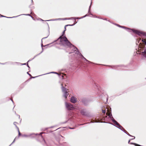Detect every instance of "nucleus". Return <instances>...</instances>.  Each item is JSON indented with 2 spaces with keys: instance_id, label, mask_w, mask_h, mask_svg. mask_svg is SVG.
<instances>
[{
  "instance_id": "obj_21",
  "label": "nucleus",
  "mask_w": 146,
  "mask_h": 146,
  "mask_svg": "<svg viewBox=\"0 0 146 146\" xmlns=\"http://www.w3.org/2000/svg\"><path fill=\"white\" fill-rule=\"evenodd\" d=\"M16 139V137L14 139V140L12 142V143L10 145V146L12 144H13V143H14L15 141V139Z\"/></svg>"
},
{
  "instance_id": "obj_19",
  "label": "nucleus",
  "mask_w": 146,
  "mask_h": 146,
  "mask_svg": "<svg viewBox=\"0 0 146 146\" xmlns=\"http://www.w3.org/2000/svg\"><path fill=\"white\" fill-rule=\"evenodd\" d=\"M142 40L143 42H144L145 43V44H146V39H142Z\"/></svg>"
},
{
  "instance_id": "obj_39",
  "label": "nucleus",
  "mask_w": 146,
  "mask_h": 146,
  "mask_svg": "<svg viewBox=\"0 0 146 146\" xmlns=\"http://www.w3.org/2000/svg\"><path fill=\"white\" fill-rule=\"evenodd\" d=\"M26 63H24V64H22L21 65H26Z\"/></svg>"
},
{
  "instance_id": "obj_18",
  "label": "nucleus",
  "mask_w": 146,
  "mask_h": 146,
  "mask_svg": "<svg viewBox=\"0 0 146 146\" xmlns=\"http://www.w3.org/2000/svg\"><path fill=\"white\" fill-rule=\"evenodd\" d=\"M106 114L107 115L108 114V115L109 116V117L110 118H111V116H112V115L111 114H110V113L108 114V113H107Z\"/></svg>"
},
{
  "instance_id": "obj_30",
  "label": "nucleus",
  "mask_w": 146,
  "mask_h": 146,
  "mask_svg": "<svg viewBox=\"0 0 146 146\" xmlns=\"http://www.w3.org/2000/svg\"><path fill=\"white\" fill-rule=\"evenodd\" d=\"M48 36H46V37H44V38H42V40H41V41H42V39H44V38H47L48 37Z\"/></svg>"
},
{
  "instance_id": "obj_28",
  "label": "nucleus",
  "mask_w": 146,
  "mask_h": 146,
  "mask_svg": "<svg viewBox=\"0 0 146 146\" xmlns=\"http://www.w3.org/2000/svg\"><path fill=\"white\" fill-rule=\"evenodd\" d=\"M1 17H7V18H12L11 17H5V16H3V15H1Z\"/></svg>"
},
{
  "instance_id": "obj_45",
  "label": "nucleus",
  "mask_w": 146,
  "mask_h": 146,
  "mask_svg": "<svg viewBox=\"0 0 146 146\" xmlns=\"http://www.w3.org/2000/svg\"><path fill=\"white\" fill-rule=\"evenodd\" d=\"M17 115L19 116V118H20V115Z\"/></svg>"
},
{
  "instance_id": "obj_49",
  "label": "nucleus",
  "mask_w": 146,
  "mask_h": 146,
  "mask_svg": "<svg viewBox=\"0 0 146 146\" xmlns=\"http://www.w3.org/2000/svg\"><path fill=\"white\" fill-rule=\"evenodd\" d=\"M49 73H47L46 74H49Z\"/></svg>"
},
{
  "instance_id": "obj_51",
  "label": "nucleus",
  "mask_w": 146,
  "mask_h": 146,
  "mask_svg": "<svg viewBox=\"0 0 146 146\" xmlns=\"http://www.w3.org/2000/svg\"><path fill=\"white\" fill-rule=\"evenodd\" d=\"M71 53V52H69V54H70V53Z\"/></svg>"
},
{
  "instance_id": "obj_17",
  "label": "nucleus",
  "mask_w": 146,
  "mask_h": 146,
  "mask_svg": "<svg viewBox=\"0 0 146 146\" xmlns=\"http://www.w3.org/2000/svg\"><path fill=\"white\" fill-rule=\"evenodd\" d=\"M83 58L86 61L88 62L89 63H93L88 61L84 57H83Z\"/></svg>"
},
{
  "instance_id": "obj_4",
  "label": "nucleus",
  "mask_w": 146,
  "mask_h": 146,
  "mask_svg": "<svg viewBox=\"0 0 146 146\" xmlns=\"http://www.w3.org/2000/svg\"><path fill=\"white\" fill-rule=\"evenodd\" d=\"M61 85L62 91L63 93V96L65 99H66L69 94L67 92L68 90L64 87L62 84H61Z\"/></svg>"
},
{
  "instance_id": "obj_27",
  "label": "nucleus",
  "mask_w": 146,
  "mask_h": 146,
  "mask_svg": "<svg viewBox=\"0 0 146 146\" xmlns=\"http://www.w3.org/2000/svg\"><path fill=\"white\" fill-rule=\"evenodd\" d=\"M129 136H131V137H132V136L131 135H130L129 133H127V132L126 133Z\"/></svg>"
},
{
  "instance_id": "obj_9",
  "label": "nucleus",
  "mask_w": 146,
  "mask_h": 146,
  "mask_svg": "<svg viewBox=\"0 0 146 146\" xmlns=\"http://www.w3.org/2000/svg\"><path fill=\"white\" fill-rule=\"evenodd\" d=\"M35 135L34 134H30L29 135H22L23 137H31V135Z\"/></svg>"
},
{
  "instance_id": "obj_44",
  "label": "nucleus",
  "mask_w": 146,
  "mask_h": 146,
  "mask_svg": "<svg viewBox=\"0 0 146 146\" xmlns=\"http://www.w3.org/2000/svg\"><path fill=\"white\" fill-rule=\"evenodd\" d=\"M27 64V67H28L29 68V66L28 65V64Z\"/></svg>"
},
{
  "instance_id": "obj_55",
  "label": "nucleus",
  "mask_w": 146,
  "mask_h": 146,
  "mask_svg": "<svg viewBox=\"0 0 146 146\" xmlns=\"http://www.w3.org/2000/svg\"><path fill=\"white\" fill-rule=\"evenodd\" d=\"M91 14V15H92V14Z\"/></svg>"
},
{
  "instance_id": "obj_41",
  "label": "nucleus",
  "mask_w": 146,
  "mask_h": 146,
  "mask_svg": "<svg viewBox=\"0 0 146 146\" xmlns=\"http://www.w3.org/2000/svg\"><path fill=\"white\" fill-rule=\"evenodd\" d=\"M39 20L42 21H43V20H42V19H40Z\"/></svg>"
},
{
  "instance_id": "obj_25",
  "label": "nucleus",
  "mask_w": 146,
  "mask_h": 146,
  "mask_svg": "<svg viewBox=\"0 0 146 146\" xmlns=\"http://www.w3.org/2000/svg\"><path fill=\"white\" fill-rule=\"evenodd\" d=\"M44 133H40V134L39 135L42 138V136L41 135V134Z\"/></svg>"
},
{
  "instance_id": "obj_12",
  "label": "nucleus",
  "mask_w": 146,
  "mask_h": 146,
  "mask_svg": "<svg viewBox=\"0 0 146 146\" xmlns=\"http://www.w3.org/2000/svg\"><path fill=\"white\" fill-rule=\"evenodd\" d=\"M87 16V15H85L84 16H83V17H80V18H79V17H75V20L76 19H81L83 18L86 17Z\"/></svg>"
},
{
  "instance_id": "obj_1",
  "label": "nucleus",
  "mask_w": 146,
  "mask_h": 146,
  "mask_svg": "<svg viewBox=\"0 0 146 146\" xmlns=\"http://www.w3.org/2000/svg\"><path fill=\"white\" fill-rule=\"evenodd\" d=\"M65 30L62 32V35L60 36L58 39V40H60V45L63 46H69L72 45V44L68 40L66 36H63V35L65 33Z\"/></svg>"
},
{
  "instance_id": "obj_47",
  "label": "nucleus",
  "mask_w": 146,
  "mask_h": 146,
  "mask_svg": "<svg viewBox=\"0 0 146 146\" xmlns=\"http://www.w3.org/2000/svg\"><path fill=\"white\" fill-rule=\"evenodd\" d=\"M43 141H44V142H45V141L44 140V139H43Z\"/></svg>"
},
{
  "instance_id": "obj_15",
  "label": "nucleus",
  "mask_w": 146,
  "mask_h": 146,
  "mask_svg": "<svg viewBox=\"0 0 146 146\" xmlns=\"http://www.w3.org/2000/svg\"><path fill=\"white\" fill-rule=\"evenodd\" d=\"M143 53L144 56L146 58V49H145L144 51L143 52Z\"/></svg>"
},
{
  "instance_id": "obj_32",
  "label": "nucleus",
  "mask_w": 146,
  "mask_h": 146,
  "mask_svg": "<svg viewBox=\"0 0 146 146\" xmlns=\"http://www.w3.org/2000/svg\"><path fill=\"white\" fill-rule=\"evenodd\" d=\"M132 137H133V138H132V139H131H131H135V137H134V136H132Z\"/></svg>"
},
{
  "instance_id": "obj_16",
  "label": "nucleus",
  "mask_w": 146,
  "mask_h": 146,
  "mask_svg": "<svg viewBox=\"0 0 146 146\" xmlns=\"http://www.w3.org/2000/svg\"><path fill=\"white\" fill-rule=\"evenodd\" d=\"M68 20H72V19H74V22L76 21H75V17H71V18H68Z\"/></svg>"
},
{
  "instance_id": "obj_35",
  "label": "nucleus",
  "mask_w": 146,
  "mask_h": 146,
  "mask_svg": "<svg viewBox=\"0 0 146 146\" xmlns=\"http://www.w3.org/2000/svg\"><path fill=\"white\" fill-rule=\"evenodd\" d=\"M49 45V44H47V45H45L44 46H48Z\"/></svg>"
},
{
  "instance_id": "obj_14",
  "label": "nucleus",
  "mask_w": 146,
  "mask_h": 146,
  "mask_svg": "<svg viewBox=\"0 0 146 146\" xmlns=\"http://www.w3.org/2000/svg\"><path fill=\"white\" fill-rule=\"evenodd\" d=\"M112 121L115 124L117 122L112 117V119H111Z\"/></svg>"
},
{
  "instance_id": "obj_50",
  "label": "nucleus",
  "mask_w": 146,
  "mask_h": 146,
  "mask_svg": "<svg viewBox=\"0 0 146 146\" xmlns=\"http://www.w3.org/2000/svg\"><path fill=\"white\" fill-rule=\"evenodd\" d=\"M50 127L51 128H52V127Z\"/></svg>"
},
{
  "instance_id": "obj_6",
  "label": "nucleus",
  "mask_w": 146,
  "mask_h": 146,
  "mask_svg": "<svg viewBox=\"0 0 146 146\" xmlns=\"http://www.w3.org/2000/svg\"><path fill=\"white\" fill-rule=\"evenodd\" d=\"M70 102L73 103H75L77 101V98H76L72 96L70 98Z\"/></svg>"
},
{
  "instance_id": "obj_13",
  "label": "nucleus",
  "mask_w": 146,
  "mask_h": 146,
  "mask_svg": "<svg viewBox=\"0 0 146 146\" xmlns=\"http://www.w3.org/2000/svg\"><path fill=\"white\" fill-rule=\"evenodd\" d=\"M76 23H77V22H76V23H74V24H72V25H66L65 26V27H64L65 30H66V27H67V26H73Z\"/></svg>"
},
{
  "instance_id": "obj_29",
  "label": "nucleus",
  "mask_w": 146,
  "mask_h": 146,
  "mask_svg": "<svg viewBox=\"0 0 146 146\" xmlns=\"http://www.w3.org/2000/svg\"><path fill=\"white\" fill-rule=\"evenodd\" d=\"M102 113H106L105 110H102Z\"/></svg>"
},
{
  "instance_id": "obj_7",
  "label": "nucleus",
  "mask_w": 146,
  "mask_h": 146,
  "mask_svg": "<svg viewBox=\"0 0 146 146\" xmlns=\"http://www.w3.org/2000/svg\"><path fill=\"white\" fill-rule=\"evenodd\" d=\"M110 123L114 126V125L113 124V123ZM115 125L117 126V127L119 129H120V130H121V129H123V127L118 122H117L115 124ZM115 126L116 127V126Z\"/></svg>"
},
{
  "instance_id": "obj_34",
  "label": "nucleus",
  "mask_w": 146,
  "mask_h": 146,
  "mask_svg": "<svg viewBox=\"0 0 146 146\" xmlns=\"http://www.w3.org/2000/svg\"><path fill=\"white\" fill-rule=\"evenodd\" d=\"M23 15H28V16H31V15H30V14H23Z\"/></svg>"
},
{
  "instance_id": "obj_54",
  "label": "nucleus",
  "mask_w": 146,
  "mask_h": 146,
  "mask_svg": "<svg viewBox=\"0 0 146 146\" xmlns=\"http://www.w3.org/2000/svg\"><path fill=\"white\" fill-rule=\"evenodd\" d=\"M44 74H42V75H44Z\"/></svg>"
},
{
  "instance_id": "obj_37",
  "label": "nucleus",
  "mask_w": 146,
  "mask_h": 146,
  "mask_svg": "<svg viewBox=\"0 0 146 146\" xmlns=\"http://www.w3.org/2000/svg\"><path fill=\"white\" fill-rule=\"evenodd\" d=\"M70 128V129H74V128H73H73L70 127V128Z\"/></svg>"
},
{
  "instance_id": "obj_46",
  "label": "nucleus",
  "mask_w": 146,
  "mask_h": 146,
  "mask_svg": "<svg viewBox=\"0 0 146 146\" xmlns=\"http://www.w3.org/2000/svg\"><path fill=\"white\" fill-rule=\"evenodd\" d=\"M60 128H58V129H56V130H57V129H59Z\"/></svg>"
},
{
  "instance_id": "obj_24",
  "label": "nucleus",
  "mask_w": 146,
  "mask_h": 146,
  "mask_svg": "<svg viewBox=\"0 0 146 146\" xmlns=\"http://www.w3.org/2000/svg\"><path fill=\"white\" fill-rule=\"evenodd\" d=\"M41 46L42 47V50H43V48H42V46H43V44H42V43L41 44ZM42 51H43V50L42 51V52H41L40 53H39V54H40L41 53H42Z\"/></svg>"
},
{
  "instance_id": "obj_43",
  "label": "nucleus",
  "mask_w": 146,
  "mask_h": 146,
  "mask_svg": "<svg viewBox=\"0 0 146 146\" xmlns=\"http://www.w3.org/2000/svg\"><path fill=\"white\" fill-rule=\"evenodd\" d=\"M68 19H67V18H65V19H64L63 20H68Z\"/></svg>"
},
{
  "instance_id": "obj_10",
  "label": "nucleus",
  "mask_w": 146,
  "mask_h": 146,
  "mask_svg": "<svg viewBox=\"0 0 146 146\" xmlns=\"http://www.w3.org/2000/svg\"><path fill=\"white\" fill-rule=\"evenodd\" d=\"M62 19L61 18H58L54 19H50L48 20H46V21H57V20H62Z\"/></svg>"
},
{
  "instance_id": "obj_48",
  "label": "nucleus",
  "mask_w": 146,
  "mask_h": 146,
  "mask_svg": "<svg viewBox=\"0 0 146 146\" xmlns=\"http://www.w3.org/2000/svg\"><path fill=\"white\" fill-rule=\"evenodd\" d=\"M92 3V2H91V5Z\"/></svg>"
},
{
  "instance_id": "obj_5",
  "label": "nucleus",
  "mask_w": 146,
  "mask_h": 146,
  "mask_svg": "<svg viewBox=\"0 0 146 146\" xmlns=\"http://www.w3.org/2000/svg\"><path fill=\"white\" fill-rule=\"evenodd\" d=\"M65 106L66 108L68 110H73L75 109L73 105L70 103H68L66 102Z\"/></svg>"
},
{
  "instance_id": "obj_42",
  "label": "nucleus",
  "mask_w": 146,
  "mask_h": 146,
  "mask_svg": "<svg viewBox=\"0 0 146 146\" xmlns=\"http://www.w3.org/2000/svg\"><path fill=\"white\" fill-rule=\"evenodd\" d=\"M90 7H91V5H90V6L89 9V12H90Z\"/></svg>"
},
{
  "instance_id": "obj_8",
  "label": "nucleus",
  "mask_w": 146,
  "mask_h": 146,
  "mask_svg": "<svg viewBox=\"0 0 146 146\" xmlns=\"http://www.w3.org/2000/svg\"><path fill=\"white\" fill-rule=\"evenodd\" d=\"M80 113L81 114L85 116L87 115V114H86V113L84 110H81L80 111Z\"/></svg>"
},
{
  "instance_id": "obj_31",
  "label": "nucleus",
  "mask_w": 146,
  "mask_h": 146,
  "mask_svg": "<svg viewBox=\"0 0 146 146\" xmlns=\"http://www.w3.org/2000/svg\"><path fill=\"white\" fill-rule=\"evenodd\" d=\"M27 74L30 76H31V74H30L29 73H28V72H27Z\"/></svg>"
},
{
  "instance_id": "obj_40",
  "label": "nucleus",
  "mask_w": 146,
  "mask_h": 146,
  "mask_svg": "<svg viewBox=\"0 0 146 146\" xmlns=\"http://www.w3.org/2000/svg\"><path fill=\"white\" fill-rule=\"evenodd\" d=\"M21 135V133H19V136H20Z\"/></svg>"
},
{
  "instance_id": "obj_38",
  "label": "nucleus",
  "mask_w": 146,
  "mask_h": 146,
  "mask_svg": "<svg viewBox=\"0 0 146 146\" xmlns=\"http://www.w3.org/2000/svg\"><path fill=\"white\" fill-rule=\"evenodd\" d=\"M20 16V15H19L18 16H15V17H17L19 16ZM12 18H13V17H12Z\"/></svg>"
},
{
  "instance_id": "obj_23",
  "label": "nucleus",
  "mask_w": 146,
  "mask_h": 146,
  "mask_svg": "<svg viewBox=\"0 0 146 146\" xmlns=\"http://www.w3.org/2000/svg\"><path fill=\"white\" fill-rule=\"evenodd\" d=\"M50 73H54V74H58V73H57V72H50Z\"/></svg>"
},
{
  "instance_id": "obj_3",
  "label": "nucleus",
  "mask_w": 146,
  "mask_h": 146,
  "mask_svg": "<svg viewBox=\"0 0 146 146\" xmlns=\"http://www.w3.org/2000/svg\"><path fill=\"white\" fill-rule=\"evenodd\" d=\"M67 46L69 47H71L72 46L73 47V49H74V52L75 53V54L77 55V56L79 58H80V57H82L83 58V57H84L83 56L81 53L79 52L78 48L72 45H72L70 46Z\"/></svg>"
},
{
  "instance_id": "obj_2",
  "label": "nucleus",
  "mask_w": 146,
  "mask_h": 146,
  "mask_svg": "<svg viewBox=\"0 0 146 146\" xmlns=\"http://www.w3.org/2000/svg\"><path fill=\"white\" fill-rule=\"evenodd\" d=\"M117 25L119 27H120L121 28L126 29V30L129 32H131V31H132L133 32L135 33L136 34H137L139 36H140L141 35H145V33L142 31L135 30H132L131 29H129V28H126L125 27L123 26H120L119 25Z\"/></svg>"
},
{
  "instance_id": "obj_53",
  "label": "nucleus",
  "mask_w": 146,
  "mask_h": 146,
  "mask_svg": "<svg viewBox=\"0 0 146 146\" xmlns=\"http://www.w3.org/2000/svg\"><path fill=\"white\" fill-rule=\"evenodd\" d=\"M31 1H32V2L33 1V0H31Z\"/></svg>"
},
{
  "instance_id": "obj_52",
  "label": "nucleus",
  "mask_w": 146,
  "mask_h": 146,
  "mask_svg": "<svg viewBox=\"0 0 146 146\" xmlns=\"http://www.w3.org/2000/svg\"><path fill=\"white\" fill-rule=\"evenodd\" d=\"M12 100V101L13 102V101L12 100Z\"/></svg>"
},
{
  "instance_id": "obj_20",
  "label": "nucleus",
  "mask_w": 146,
  "mask_h": 146,
  "mask_svg": "<svg viewBox=\"0 0 146 146\" xmlns=\"http://www.w3.org/2000/svg\"><path fill=\"white\" fill-rule=\"evenodd\" d=\"M121 131L124 132L125 133H126L127 132L126 131H125V130L123 128V129H121Z\"/></svg>"
},
{
  "instance_id": "obj_26",
  "label": "nucleus",
  "mask_w": 146,
  "mask_h": 146,
  "mask_svg": "<svg viewBox=\"0 0 146 146\" xmlns=\"http://www.w3.org/2000/svg\"><path fill=\"white\" fill-rule=\"evenodd\" d=\"M129 136H131V137H132V136L131 135H130L129 133H127V132L126 133Z\"/></svg>"
},
{
  "instance_id": "obj_36",
  "label": "nucleus",
  "mask_w": 146,
  "mask_h": 146,
  "mask_svg": "<svg viewBox=\"0 0 146 146\" xmlns=\"http://www.w3.org/2000/svg\"><path fill=\"white\" fill-rule=\"evenodd\" d=\"M35 76V77H33L32 78H35L36 77H38V76Z\"/></svg>"
},
{
  "instance_id": "obj_33",
  "label": "nucleus",
  "mask_w": 146,
  "mask_h": 146,
  "mask_svg": "<svg viewBox=\"0 0 146 146\" xmlns=\"http://www.w3.org/2000/svg\"><path fill=\"white\" fill-rule=\"evenodd\" d=\"M17 123L16 122H14L13 123L15 125V126H16V123Z\"/></svg>"
},
{
  "instance_id": "obj_22",
  "label": "nucleus",
  "mask_w": 146,
  "mask_h": 146,
  "mask_svg": "<svg viewBox=\"0 0 146 146\" xmlns=\"http://www.w3.org/2000/svg\"><path fill=\"white\" fill-rule=\"evenodd\" d=\"M16 127L17 128V129H18V132L19 133H20V131H19V129L18 127H17V125H16Z\"/></svg>"
},
{
  "instance_id": "obj_11",
  "label": "nucleus",
  "mask_w": 146,
  "mask_h": 146,
  "mask_svg": "<svg viewBox=\"0 0 146 146\" xmlns=\"http://www.w3.org/2000/svg\"><path fill=\"white\" fill-rule=\"evenodd\" d=\"M131 139H130L129 141V142H128V143L129 144H134L136 146H140V145H138V144H137L136 143H130V141Z\"/></svg>"
}]
</instances>
